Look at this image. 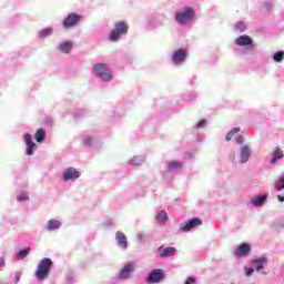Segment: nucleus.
I'll return each mask as SVG.
<instances>
[{
    "mask_svg": "<svg viewBox=\"0 0 284 284\" xmlns=\"http://www.w3.org/2000/svg\"><path fill=\"white\" fill-rule=\"evenodd\" d=\"M52 265H54V263L51 258H42L36 270L37 278H39V281H45V278L50 276V272H52Z\"/></svg>",
    "mask_w": 284,
    "mask_h": 284,
    "instance_id": "nucleus-1",
    "label": "nucleus"
},
{
    "mask_svg": "<svg viewBox=\"0 0 284 284\" xmlns=\"http://www.w3.org/2000/svg\"><path fill=\"white\" fill-rule=\"evenodd\" d=\"M93 73L101 81H112V71L105 63H97L93 65Z\"/></svg>",
    "mask_w": 284,
    "mask_h": 284,
    "instance_id": "nucleus-2",
    "label": "nucleus"
},
{
    "mask_svg": "<svg viewBox=\"0 0 284 284\" xmlns=\"http://www.w3.org/2000/svg\"><path fill=\"white\" fill-rule=\"evenodd\" d=\"M128 30H130L128 22L125 21L116 22L114 26V30H112L109 36L110 41H119V39H121V36L128 34Z\"/></svg>",
    "mask_w": 284,
    "mask_h": 284,
    "instance_id": "nucleus-3",
    "label": "nucleus"
},
{
    "mask_svg": "<svg viewBox=\"0 0 284 284\" xmlns=\"http://www.w3.org/2000/svg\"><path fill=\"white\" fill-rule=\"evenodd\" d=\"M194 8L186 7L184 8V11L175 13V21H178L180 26H185L187 21H192V19H194Z\"/></svg>",
    "mask_w": 284,
    "mask_h": 284,
    "instance_id": "nucleus-4",
    "label": "nucleus"
},
{
    "mask_svg": "<svg viewBox=\"0 0 284 284\" xmlns=\"http://www.w3.org/2000/svg\"><path fill=\"white\" fill-rule=\"evenodd\" d=\"M199 225H203V220L199 217H193L192 220H189V222L182 223L180 230L181 232H190V230L199 227Z\"/></svg>",
    "mask_w": 284,
    "mask_h": 284,
    "instance_id": "nucleus-5",
    "label": "nucleus"
},
{
    "mask_svg": "<svg viewBox=\"0 0 284 284\" xmlns=\"http://www.w3.org/2000/svg\"><path fill=\"white\" fill-rule=\"evenodd\" d=\"M82 20H83V16H79L77 13H71L64 19L63 27L64 28H74V26H78L79 22Z\"/></svg>",
    "mask_w": 284,
    "mask_h": 284,
    "instance_id": "nucleus-6",
    "label": "nucleus"
},
{
    "mask_svg": "<svg viewBox=\"0 0 284 284\" xmlns=\"http://www.w3.org/2000/svg\"><path fill=\"white\" fill-rule=\"evenodd\" d=\"M165 278V274L163 273V270L161 268H155L151 271L149 276L146 277L148 283H161Z\"/></svg>",
    "mask_w": 284,
    "mask_h": 284,
    "instance_id": "nucleus-7",
    "label": "nucleus"
},
{
    "mask_svg": "<svg viewBox=\"0 0 284 284\" xmlns=\"http://www.w3.org/2000/svg\"><path fill=\"white\" fill-rule=\"evenodd\" d=\"M185 59H187V51L185 49H179L172 55V61L175 64L184 63Z\"/></svg>",
    "mask_w": 284,
    "mask_h": 284,
    "instance_id": "nucleus-8",
    "label": "nucleus"
},
{
    "mask_svg": "<svg viewBox=\"0 0 284 284\" xmlns=\"http://www.w3.org/2000/svg\"><path fill=\"white\" fill-rule=\"evenodd\" d=\"M81 176V172L77 171L74 168H69L64 171L63 179L65 182L68 181H77Z\"/></svg>",
    "mask_w": 284,
    "mask_h": 284,
    "instance_id": "nucleus-9",
    "label": "nucleus"
},
{
    "mask_svg": "<svg viewBox=\"0 0 284 284\" xmlns=\"http://www.w3.org/2000/svg\"><path fill=\"white\" fill-rule=\"evenodd\" d=\"M134 271V263L129 262L126 263L123 268L119 273V278H122L125 281L126 278H130V274Z\"/></svg>",
    "mask_w": 284,
    "mask_h": 284,
    "instance_id": "nucleus-10",
    "label": "nucleus"
},
{
    "mask_svg": "<svg viewBox=\"0 0 284 284\" xmlns=\"http://www.w3.org/2000/svg\"><path fill=\"white\" fill-rule=\"evenodd\" d=\"M24 143L27 145V154L28 156H32L34 154V142L32 141V135L30 133L24 134Z\"/></svg>",
    "mask_w": 284,
    "mask_h": 284,
    "instance_id": "nucleus-11",
    "label": "nucleus"
},
{
    "mask_svg": "<svg viewBox=\"0 0 284 284\" xmlns=\"http://www.w3.org/2000/svg\"><path fill=\"white\" fill-rule=\"evenodd\" d=\"M252 252V246L247 243H242L239 247L237 251L235 252V256H247Z\"/></svg>",
    "mask_w": 284,
    "mask_h": 284,
    "instance_id": "nucleus-12",
    "label": "nucleus"
},
{
    "mask_svg": "<svg viewBox=\"0 0 284 284\" xmlns=\"http://www.w3.org/2000/svg\"><path fill=\"white\" fill-rule=\"evenodd\" d=\"M160 256L162 258H168L169 256H174L176 254V248L169 246L163 248V246L159 247Z\"/></svg>",
    "mask_w": 284,
    "mask_h": 284,
    "instance_id": "nucleus-13",
    "label": "nucleus"
},
{
    "mask_svg": "<svg viewBox=\"0 0 284 284\" xmlns=\"http://www.w3.org/2000/svg\"><path fill=\"white\" fill-rule=\"evenodd\" d=\"M115 239L120 247H122L123 250L128 248V237H125V234L123 232L119 231L115 235Z\"/></svg>",
    "mask_w": 284,
    "mask_h": 284,
    "instance_id": "nucleus-14",
    "label": "nucleus"
},
{
    "mask_svg": "<svg viewBox=\"0 0 284 284\" xmlns=\"http://www.w3.org/2000/svg\"><path fill=\"white\" fill-rule=\"evenodd\" d=\"M236 45H252V43H254V41L252 40V38H250V36H240L236 40H235Z\"/></svg>",
    "mask_w": 284,
    "mask_h": 284,
    "instance_id": "nucleus-15",
    "label": "nucleus"
},
{
    "mask_svg": "<svg viewBox=\"0 0 284 284\" xmlns=\"http://www.w3.org/2000/svg\"><path fill=\"white\" fill-rule=\"evenodd\" d=\"M284 154L281 148L276 146L273 151V158L271 159V165H274L276 161H281L283 159Z\"/></svg>",
    "mask_w": 284,
    "mask_h": 284,
    "instance_id": "nucleus-16",
    "label": "nucleus"
},
{
    "mask_svg": "<svg viewBox=\"0 0 284 284\" xmlns=\"http://www.w3.org/2000/svg\"><path fill=\"white\" fill-rule=\"evenodd\" d=\"M265 201H267V194L258 195L257 197L252 199L251 203H253L255 207H261Z\"/></svg>",
    "mask_w": 284,
    "mask_h": 284,
    "instance_id": "nucleus-17",
    "label": "nucleus"
},
{
    "mask_svg": "<svg viewBox=\"0 0 284 284\" xmlns=\"http://www.w3.org/2000/svg\"><path fill=\"white\" fill-rule=\"evenodd\" d=\"M253 265H254L256 272H261V270H263L265 267V265H267V258L255 260V261H253Z\"/></svg>",
    "mask_w": 284,
    "mask_h": 284,
    "instance_id": "nucleus-18",
    "label": "nucleus"
},
{
    "mask_svg": "<svg viewBox=\"0 0 284 284\" xmlns=\"http://www.w3.org/2000/svg\"><path fill=\"white\" fill-rule=\"evenodd\" d=\"M248 159H250V148L243 146L241 150V162L247 163Z\"/></svg>",
    "mask_w": 284,
    "mask_h": 284,
    "instance_id": "nucleus-19",
    "label": "nucleus"
},
{
    "mask_svg": "<svg viewBox=\"0 0 284 284\" xmlns=\"http://www.w3.org/2000/svg\"><path fill=\"white\" fill-rule=\"evenodd\" d=\"M59 227H61V222H59L57 220H50L47 225V230L49 232H52L53 230H59Z\"/></svg>",
    "mask_w": 284,
    "mask_h": 284,
    "instance_id": "nucleus-20",
    "label": "nucleus"
},
{
    "mask_svg": "<svg viewBox=\"0 0 284 284\" xmlns=\"http://www.w3.org/2000/svg\"><path fill=\"white\" fill-rule=\"evenodd\" d=\"M36 141L38 143H43V141H45V130L43 129H39L37 132H36Z\"/></svg>",
    "mask_w": 284,
    "mask_h": 284,
    "instance_id": "nucleus-21",
    "label": "nucleus"
},
{
    "mask_svg": "<svg viewBox=\"0 0 284 284\" xmlns=\"http://www.w3.org/2000/svg\"><path fill=\"white\" fill-rule=\"evenodd\" d=\"M60 50L64 54H69L70 50H72V42H63L62 44H60Z\"/></svg>",
    "mask_w": 284,
    "mask_h": 284,
    "instance_id": "nucleus-22",
    "label": "nucleus"
},
{
    "mask_svg": "<svg viewBox=\"0 0 284 284\" xmlns=\"http://www.w3.org/2000/svg\"><path fill=\"white\" fill-rule=\"evenodd\" d=\"M31 252V248L30 247H26L24 250H21L17 255H16V258L18 261H21L23 260L26 256H28V254H30Z\"/></svg>",
    "mask_w": 284,
    "mask_h": 284,
    "instance_id": "nucleus-23",
    "label": "nucleus"
},
{
    "mask_svg": "<svg viewBox=\"0 0 284 284\" xmlns=\"http://www.w3.org/2000/svg\"><path fill=\"white\" fill-rule=\"evenodd\" d=\"M275 190L276 192L284 190V175H281L280 179L275 182Z\"/></svg>",
    "mask_w": 284,
    "mask_h": 284,
    "instance_id": "nucleus-24",
    "label": "nucleus"
},
{
    "mask_svg": "<svg viewBox=\"0 0 284 284\" xmlns=\"http://www.w3.org/2000/svg\"><path fill=\"white\" fill-rule=\"evenodd\" d=\"M156 221H158V223H165L168 221V213L165 211H161L156 215Z\"/></svg>",
    "mask_w": 284,
    "mask_h": 284,
    "instance_id": "nucleus-25",
    "label": "nucleus"
},
{
    "mask_svg": "<svg viewBox=\"0 0 284 284\" xmlns=\"http://www.w3.org/2000/svg\"><path fill=\"white\" fill-rule=\"evenodd\" d=\"M239 132H241L240 128H234L232 129L227 134H226V141H232V138L234 136V134H239Z\"/></svg>",
    "mask_w": 284,
    "mask_h": 284,
    "instance_id": "nucleus-26",
    "label": "nucleus"
},
{
    "mask_svg": "<svg viewBox=\"0 0 284 284\" xmlns=\"http://www.w3.org/2000/svg\"><path fill=\"white\" fill-rule=\"evenodd\" d=\"M181 166H182V164L179 161H173V162L168 163L169 170H180Z\"/></svg>",
    "mask_w": 284,
    "mask_h": 284,
    "instance_id": "nucleus-27",
    "label": "nucleus"
},
{
    "mask_svg": "<svg viewBox=\"0 0 284 284\" xmlns=\"http://www.w3.org/2000/svg\"><path fill=\"white\" fill-rule=\"evenodd\" d=\"M235 30H237V32H245V30H247V26L245 22L240 21L235 24Z\"/></svg>",
    "mask_w": 284,
    "mask_h": 284,
    "instance_id": "nucleus-28",
    "label": "nucleus"
},
{
    "mask_svg": "<svg viewBox=\"0 0 284 284\" xmlns=\"http://www.w3.org/2000/svg\"><path fill=\"white\" fill-rule=\"evenodd\" d=\"M273 59L277 63H281V61H283V59H284V51H278V52L274 53Z\"/></svg>",
    "mask_w": 284,
    "mask_h": 284,
    "instance_id": "nucleus-29",
    "label": "nucleus"
},
{
    "mask_svg": "<svg viewBox=\"0 0 284 284\" xmlns=\"http://www.w3.org/2000/svg\"><path fill=\"white\" fill-rule=\"evenodd\" d=\"M130 163L131 165H141L143 163V160L138 156H134L131 159Z\"/></svg>",
    "mask_w": 284,
    "mask_h": 284,
    "instance_id": "nucleus-30",
    "label": "nucleus"
},
{
    "mask_svg": "<svg viewBox=\"0 0 284 284\" xmlns=\"http://www.w3.org/2000/svg\"><path fill=\"white\" fill-rule=\"evenodd\" d=\"M49 34H52V28H45L40 32V37H49Z\"/></svg>",
    "mask_w": 284,
    "mask_h": 284,
    "instance_id": "nucleus-31",
    "label": "nucleus"
},
{
    "mask_svg": "<svg viewBox=\"0 0 284 284\" xmlns=\"http://www.w3.org/2000/svg\"><path fill=\"white\" fill-rule=\"evenodd\" d=\"M18 201H28V199H30L29 196H28V192H22V193H20L19 195H18Z\"/></svg>",
    "mask_w": 284,
    "mask_h": 284,
    "instance_id": "nucleus-32",
    "label": "nucleus"
},
{
    "mask_svg": "<svg viewBox=\"0 0 284 284\" xmlns=\"http://www.w3.org/2000/svg\"><path fill=\"white\" fill-rule=\"evenodd\" d=\"M83 143L84 145H88V146L92 145V138L90 136L84 138Z\"/></svg>",
    "mask_w": 284,
    "mask_h": 284,
    "instance_id": "nucleus-33",
    "label": "nucleus"
},
{
    "mask_svg": "<svg viewBox=\"0 0 284 284\" xmlns=\"http://www.w3.org/2000/svg\"><path fill=\"white\" fill-rule=\"evenodd\" d=\"M236 143H239L240 145L243 144V135H237V138L235 139Z\"/></svg>",
    "mask_w": 284,
    "mask_h": 284,
    "instance_id": "nucleus-34",
    "label": "nucleus"
},
{
    "mask_svg": "<svg viewBox=\"0 0 284 284\" xmlns=\"http://www.w3.org/2000/svg\"><path fill=\"white\" fill-rule=\"evenodd\" d=\"M196 283L193 277H187L184 284H194Z\"/></svg>",
    "mask_w": 284,
    "mask_h": 284,
    "instance_id": "nucleus-35",
    "label": "nucleus"
},
{
    "mask_svg": "<svg viewBox=\"0 0 284 284\" xmlns=\"http://www.w3.org/2000/svg\"><path fill=\"white\" fill-rule=\"evenodd\" d=\"M254 274V268H246V276H252Z\"/></svg>",
    "mask_w": 284,
    "mask_h": 284,
    "instance_id": "nucleus-36",
    "label": "nucleus"
},
{
    "mask_svg": "<svg viewBox=\"0 0 284 284\" xmlns=\"http://www.w3.org/2000/svg\"><path fill=\"white\" fill-rule=\"evenodd\" d=\"M280 203H284V195H277Z\"/></svg>",
    "mask_w": 284,
    "mask_h": 284,
    "instance_id": "nucleus-37",
    "label": "nucleus"
},
{
    "mask_svg": "<svg viewBox=\"0 0 284 284\" xmlns=\"http://www.w3.org/2000/svg\"><path fill=\"white\" fill-rule=\"evenodd\" d=\"M204 123H205V121H204V120H201V121L197 123V128H201Z\"/></svg>",
    "mask_w": 284,
    "mask_h": 284,
    "instance_id": "nucleus-38",
    "label": "nucleus"
},
{
    "mask_svg": "<svg viewBox=\"0 0 284 284\" xmlns=\"http://www.w3.org/2000/svg\"><path fill=\"white\" fill-rule=\"evenodd\" d=\"M2 265H6V262H4L3 260H0V267H1Z\"/></svg>",
    "mask_w": 284,
    "mask_h": 284,
    "instance_id": "nucleus-39",
    "label": "nucleus"
},
{
    "mask_svg": "<svg viewBox=\"0 0 284 284\" xmlns=\"http://www.w3.org/2000/svg\"><path fill=\"white\" fill-rule=\"evenodd\" d=\"M231 159H236V155L233 154V155L231 156Z\"/></svg>",
    "mask_w": 284,
    "mask_h": 284,
    "instance_id": "nucleus-40",
    "label": "nucleus"
}]
</instances>
